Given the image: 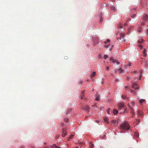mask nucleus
<instances>
[{"label": "nucleus", "instance_id": "c9c22d12", "mask_svg": "<svg viewBox=\"0 0 148 148\" xmlns=\"http://www.w3.org/2000/svg\"><path fill=\"white\" fill-rule=\"evenodd\" d=\"M131 63H129L126 66H131Z\"/></svg>", "mask_w": 148, "mask_h": 148}, {"label": "nucleus", "instance_id": "bb28decb", "mask_svg": "<svg viewBox=\"0 0 148 148\" xmlns=\"http://www.w3.org/2000/svg\"><path fill=\"white\" fill-rule=\"evenodd\" d=\"M110 40L109 39H107L106 41H105L104 42L105 44H106L107 42H110Z\"/></svg>", "mask_w": 148, "mask_h": 148}, {"label": "nucleus", "instance_id": "f03ea898", "mask_svg": "<svg viewBox=\"0 0 148 148\" xmlns=\"http://www.w3.org/2000/svg\"><path fill=\"white\" fill-rule=\"evenodd\" d=\"M120 37L119 38H118L117 40L120 42H122L124 40L125 34L124 33H121L120 34Z\"/></svg>", "mask_w": 148, "mask_h": 148}, {"label": "nucleus", "instance_id": "49530a36", "mask_svg": "<svg viewBox=\"0 0 148 148\" xmlns=\"http://www.w3.org/2000/svg\"><path fill=\"white\" fill-rule=\"evenodd\" d=\"M128 88V86H125V88Z\"/></svg>", "mask_w": 148, "mask_h": 148}, {"label": "nucleus", "instance_id": "f704fd0d", "mask_svg": "<svg viewBox=\"0 0 148 148\" xmlns=\"http://www.w3.org/2000/svg\"><path fill=\"white\" fill-rule=\"evenodd\" d=\"M92 148L94 147V145L91 143V145L90 146Z\"/></svg>", "mask_w": 148, "mask_h": 148}, {"label": "nucleus", "instance_id": "b1692460", "mask_svg": "<svg viewBox=\"0 0 148 148\" xmlns=\"http://www.w3.org/2000/svg\"><path fill=\"white\" fill-rule=\"evenodd\" d=\"M64 121L66 122H68L69 121V119L68 118H65L64 119Z\"/></svg>", "mask_w": 148, "mask_h": 148}, {"label": "nucleus", "instance_id": "aec40b11", "mask_svg": "<svg viewBox=\"0 0 148 148\" xmlns=\"http://www.w3.org/2000/svg\"><path fill=\"white\" fill-rule=\"evenodd\" d=\"M145 101V100L143 99H141L139 100V102L140 103H143L144 101Z\"/></svg>", "mask_w": 148, "mask_h": 148}, {"label": "nucleus", "instance_id": "4468645a", "mask_svg": "<svg viewBox=\"0 0 148 148\" xmlns=\"http://www.w3.org/2000/svg\"><path fill=\"white\" fill-rule=\"evenodd\" d=\"M89 107L88 106H85L84 107V109L85 110H89Z\"/></svg>", "mask_w": 148, "mask_h": 148}, {"label": "nucleus", "instance_id": "393cba45", "mask_svg": "<svg viewBox=\"0 0 148 148\" xmlns=\"http://www.w3.org/2000/svg\"><path fill=\"white\" fill-rule=\"evenodd\" d=\"M108 56L106 55H105L104 56L103 58L105 59H106L108 58Z\"/></svg>", "mask_w": 148, "mask_h": 148}, {"label": "nucleus", "instance_id": "6e6552de", "mask_svg": "<svg viewBox=\"0 0 148 148\" xmlns=\"http://www.w3.org/2000/svg\"><path fill=\"white\" fill-rule=\"evenodd\" d=\"M143 112L141 111L138 110L137 111V114L139 115L141 117L143 116Z\"/></svg>", "mask_w": 148, "mask_h": 148}, {"label": "nucleus", "instance_id": "8fccbe9b", "mask_svg": "<svg viewBox=\"0 0 148 148\" xmlns=\"http://www.w3.org/2000/svg\"><path fill=\"white\" fill-rule=\"evenodd\" d=\"M21 148H24L23 146H21Z\"/></svg>", "mask_w": 148, "mask_h": 148}, {"label": "nucleus", "instance_id": "1a4fd4ad", "mask_svg": "<svg viewBox=\"0 0 148 148\" xmlns=\"http://www.w3.org/2000/svg\"><path fill=\"white\" fill-rule=\"evenodd\" d=\"M110 61L114 63H116L118 64H120V62H118L117 60H114L112 58L110 59Z\"/></svg>", "mask_w": 148, "mask_h": 148}, {"label": "nucleus", "instance_id": "ddd939ff", "mask_svg": "<svg viewBox=\"0 0 148 148\" xmlns=\"http://www.w3.org/2000/svg\"><path fill=\"white\" fill-rule=\"evenodd\" d=\"M51 147H55V148H61L60 147H58V146L56 145L55 144H53V146H51Z\"/></svg>", "mask_w": 148, "mask_h": 148}, {"label": "nucleus", "instance_id": "423d86ee", "mask_svg": "<svg viewBox=\"0 0 148 148\" xmlns=\"http://www.w3.org/2000/svg\"><path fill=\"white\" fill-rule=\"evenodd\" d=\"M62 136L63 137H65L67 134L66 129L63 128L62 130Z\"/></svg>", "mask_w": 148, "mask_h": 148}, {"label": "nucleus", "instance_id": "37998d69", "mask_svg": "<svg viewBox=\"0 0 148 148\" xmlns=\"http://www.w3.org/2000/svg\"><path fill=\"white\" fill-rule=\"evenodd\" d=\"M105 47L106 48H108V45H105Z\"/></svg>", "mask_w": 148, "mask_h": 148}, {"label": "nucleus", "instance_id": "ea45409f", "mask_svg": "<svg viewBox=\"0 0 148 148\" xmlns=\"http://www.w3.org/2000/svg\"><path fill=\"white\" fill-rule=\"evenodd\" d=\"M144 56L145 57L147 56V54L145 53H143Z\"/></svg>", "mask_w": 148, "mask_h": 148}, {"label": "nucleus", "instance_id": "dca6fc26", "mask_svg": "<svg viewBox=\"0 0 148 148\" xmlns=\"http://www.w3.org/2000/svg\"><path fill=\"white\" fill-rule=\"evenodd\" d=\"M73 135H71L68 138L67 140H69L70 139L72 138L73 137Z\"/></svg>", "mask_w": 148, "mask_h": 148}, {"label": "nucleus", "instance_id": "a19ab883", "mask_svg": "<svg viewBox=\"0 0 148 148\" xmlns=\"http://www.w3.org/2000/svg\"><path fill=\"white\" fill-rule=\"evenodd\" d=\"M130 78V77H127V80H129Z\"/></svg>", "mask_w": 148, "mask_h": 148}, {"label": "nucleus", "instance_id": "09e8293b", "mask_svg": "<svg viewBox=\"0 0 148 148\" xmlns=\"http://www.w3.org/2000/svg\"><path fill=\"white\" fill-rule=\"evenodd\" d=\"M133 91H134V90H131V92H133Z\"/></svg>", "mask_w": 148, "mask_h": 148}, {"label": "nucleus", "instance_id": "39448f33", "mask_svg": "<svg viewBox=\"0 0 148 148\" xmlns=\"http://www.w3.org/2000/svg\"><path fill=\"white\" fill-rule=\"evenodd\" d=\"M132 88L135 90L138 89L139 88L137 84L135 83L133 84L132 86Z\"/></svg>", "mask_w": 148, "mask_h": 148}, {"label": "nucleus", "instance_id": "a211bd4d", "mask_svg": "<svg viewBox=\"0 0 148 148\" xmlns=\"http://www.w3.org/2000/svg\"><path fill=\"white\" fill-rule=\"evenodd\" d=\"M96 73L95 72H94L91 75V77H94Z\"/></svg>", "mask_w": 148, "mask_h": 148}, {"label": "nucleus", "instance_id": "4be33fe9", "mask_svg": "<svg viewBox=\"0 0 148 148\" xmlns=\"http://www.w3.org/2000/svg\"><path fill=\"white\" fill-rule=\"evenodd\" d=\"M111 9L113 11H114L116 10V9H115V8L113 6L111 7Z\"/></svg>", "mask_w": 148, "mask_h": 148}, {"label": "nucleus", "instance_id": "a18cd8bd", "mask_svg": "<svg viewBox=\"0 0 148 148\" xmlns=\"http://www.w3.org/2000/svg\"><path fill=\"white\" fill-rule=\"evenodd\" d=\"M118 81V79H116L115 80L116 82Z\"/></svg>", "mask_w": 148, "mask_h": 148}, {"label": "nucleus", "instance_id": "c03bdc74", "mask_svg": "<svg viewBox=\"0 0 148 148\" xmlns=\"http://www.w3.org/2000/svg\"><path fill=\"white\" fill-rule=\"evenodd\" d=\"M132 114V117H133L134 116V114Z\"/></svg>", "mask_w": 148, "mask_h": 148}, {"label": "nucleus", "instance_id": "f3484780", "mask_svg": "<svg viewBox=\"0 0 148 148\" xmlns=\"http://www.w3.org/2000/svg\"><path fill=\"white\" fill-rule=\"evenodd\" d=\"M84 91H83L82 92V97H81V99H86V98H84V95H83V94H84Z\"/></svg>", "mask_w": 148, "mask_h": 148}, {"label": "nucleus", "instance_id": "3c124183", "mask_svg": "<svg viewBox=\"0 0 148 148\" xmlns=\"http://www.w3.org/2000/svg\"><path fill=\"white\" fill-rule=\"evenodd\" d=\"M74 148H78V147H77Z\"/></svg>", "mask_w": 148, "mask_h": 148}, {"label": "nucleus", "instance_id": "72a5a7b5", "mask_svg": "<svg viewBox=\"0 0 148 148\" xmlns=\"http://www.w3.org/2000/svg\"><path fill=\"white\" fill-rule=\"evenodd\" d=\"M136 121H137V122L138 123H137V124H138V123H139V122L140 121V119H137L136 120Z\"/></svg>", "mask_w": 148, "mask_h": 148}, {"label": "nucleus", "instance_id": "f257e3e1", "mask_svg": "<svg viewBox=\"0 0 148 148\" xmlns=\"http://www.w3.org/2000/svg\"><path fill=\"white\" fill-rule=\"evenodd\" d=\"M130 127L128 124L127 121H125L120 126V130L122 131L127 130H129Z\"/></svg>", "mask_w": 148, "mask_h": 148}, {"label": "nucleus", "instance_id": "de8ad7c7", "mask_svg": "<svg viewBox=\"0 0 148 148\" xmlns=\"http://www.w3.org/2000/svg\"><path fill=\"white\" fill-rule=\"evenodd\" d=\"M96 122H97V123H98V122H99V121H96Z\"/></svg>", "mask_w": 148, "mask_h": 148}, {"label": "nucleus", "instance_id": "e433bc0d", "mask_svg": "<svg viewBox=\"0 0 148 148\" xmlns=\"http://www.w3.org/2000/svg\"><path fill=\"white\" fill-rule=\"evenodd\" d=\"M136 14H134L133 16H132V18H134L136 16Z\"/></svg>", "mask_w": 148, "mask_h": 148}, {"label": "nucleus", "instance_id": "a878e982", "mask_svg": "<svg viewBox=\"0 0 148 148\" xmlns=\"http://www.w3.org/2000/svg\"><path fill=\"white\" fill-rule=\"evenodd\" d=\"M96 100L97 101H99V96H97L96 97Z\"/></svg>", "mask_w": 148, "mask_h": 148}, {"label": "nucleus", "instance_id": "0eeeda50", "mask_svg": "<svg viewBox=\"0 0 148 148\" xmlns=\"http://www.w3.org/2000/svg\"><path fill=\"white\" fill-rule=\"evenodd\" d=\"M123 70L121 68L115 71L116 73H123Z\"/></svg>", "mask_w": 148, "mask_h": 148}, {"label": "nucleus", "instance_id": "5701e85b", "mask_svg": "<svg viewBox=\"0 0 148 148\" xmlns=\"http://www.w3.org/2000/svg\"><path fill=\"white\" fill-rule=\"evenodd\" d=\"M135 136L137 137L138 138L139 137V135L138 133H136L135 134Z\"/></svg>", "mask_w": 148, "mask_h": 148}, {"label": "nucleus", "instance_id": "58836bf2", "mask_svg": "<svg viewBox=\"0 0 148 148\" xmlns=\"http://www.w3.org/2000/svg\"><path fill=\"white\" fill-rule=\"evenodd\" d=\"M109 67L108 66H107V67H106V69L107 70H109Z\"/></svg>", "mask_w": 148, "mask_h": 148}, {"label": "nucleus", "instance_id": "9d476101", "mask_svg": "<svg viewBox=\"0 0 148 148\" xmlns=\"http://www.w3.org/2000/svg\"><path fill=\"white\" fill-rule=\"evenodd\" d=\"M129 108H130V111H131V113H132V114H134V109L132 108L129 105Z\"/></svg>", "mask_w": 148, "mask_h": 148}, {"label": "nucleus", "instance_id": "7ed1b4c3", "mask_svg": "<svg viewBox=\"0 0 148 148\" xmlns=\"http://www.w3.org/2000/svg\"><path fill=\"white\" fill-rule=\"evenodd\" d=\"M118 109L120 110H121L125 107V105L123 103H120L118 104Z\"/></svg>", "mask_w": 148, "mask_h": 148}, {"label": "nucleus", "instance_id": "cd10ccee", "mask_svg": "<svg viewBox=\"0 0 148 148\" xmlns=\"http://www.w3.org/2000/svg\"><path fill=\"white\" fill-rule=\"evenodd\" d=\"M110 109H109V108L107 109V112L108 113V114H110Z\"/></svg>", "mask_w": 148, "mask_h": 148}, {"label": "nucleus", "instance_id": "c756f323", "mask_svg": "<svg viewBox=\"0 0 148 148\" xmlns=\"http://www.w3.org/2000/svg\"><path fill=\"white\" fill-rule=\"evenodd\" d=\"M146 22V21H143V22H142L141 23V25H143L145 24V22Z\"/></svg>", "mask_w": 148, "mask_h": 148}, {"label": "nucleus", "instance_id": "6ab92c4d", "mask_svg": "<svg viewBox=\"0 0 148 148\" xmlns=\"http://www.w3.org/2000/svg\"><path fill=\"white\" fill-rule=\"evenodd\" d=\"M137 31L139 32H141V28L140 27L138 28Z\"/></svg>", "mask_w": 148, "mask_h": 148}, {"label": "nucleus", "instance_id": "f8f14e48", "mask_svg": "<svg viewBox=\"0 0 148 148\" xmlns=\"http://www.w3.org/2000/svg\"><path fill=\"white\" fill-rule=\"evenodd\" d=\"M104 120L107 123H108L109 122L108 121V119L107 117H105L104 118Z\"/></svg>", "mask_w": 148, "mask_h": 148}, {"label": "nucleus", "instance_id": "2eb2a0df", "mask_svg": "<svg viewBox=\"0 0 148 148\" xmlns=\"http://www.w3.org/2000/svg\"><path fill=\"white\" fill-rule=\"evenodd\" d=\"M144 42V40L143 39H141V40H139L138 41V43H143Z\"/></svg>", "mask_w": 148, "mask_h": 148}, {"label": "nucleus", "instance_id": "79ce46f5", "mask_svg": "<svg viewBox=\"0 0 148 148\" xmlns=\"http://www.w3.org/2000/svg\"><path fill=\"white\" fill-rule=\"evenodd\" d=\"M145 52H146L145 50V49H144V51H143V53H145Z\"/></svg>", "mask_w": 148, "mask_h": 148}, {"label": "nucleus", "instance_id": "c85d7f7f", "mask_svg": "<svg viewBox=\"0 0 148 148\" xmlns=\"http://www.w3.org/2000/svg\"><path fill=\"white\" fill-rule=\"evenodd\" d=\"M122 98L123 99H126V96L125 95H122Z\"/></svg>", "mask_w": 148, "mask_h": 148}, {"label": "nucleus", "instance_id": "473e14b6", "mask_svg": "<svg viewBox=\"0 0 148 148\" xmlns=\"http://www.w3.org/2000/svg\"><path fill=\"white\" fill-rule=\"evenodd\" d=\"M138 46L140 47V49H142L143 48V46L141 45H139Z\"/></svg>", "mask_w": 148, "mask_h": 148}, {"label": "nucleus", "instance_id": "4c0bfd02", "mask_svg": "<svg viewBox=\"0 0 148 148\" xmlns=\"http://www.w3.org/2000/svg\"><path fill=\"white\" fill-rule=\"evenodd\" d=\"M131 104L133 105H134V101H132L131 102Z\"/></svg>", "mask_w": 148, "mask_h": 148}, {"label": "nucleus", "instance_id": "864d4df0", "mask_svg": "<svg viewBox=\"0 0 148 148\" xmlns=\"http://www.w3.org/2000/svg\"><path fill=\"white\" fill-rule=\"evenodd\" d=\"M110 49V50H111V49Z\"/></svg>", "mask_w": 148, "mask_h": 148}, {"label": "nucleus", "instance_id": "5fc2aeb1", "mask_svg": "<svg viewBox=\"0 0 148 148\" xmlns=\"http://www.w3.org/2000/svg\"><path fill=\"white\" fill-rule=\"evenodd\" d=\"M52 148H54V147H53Z\"/></svg>", "mask_w": 148, "mask_h": 148}, {"label": "nucleus", "instance_id": "2f4dec72", "mask_svg": "<svg viewBox=\"0 0 148 148\" xmlns=\"http://www.w3.org/2000/svg\"><path fill=\"white\" fill-rule=\"evenodd\" d=\"M128 112L127 111V109H125L124 111L123 112V113H127V112Z\"/></svg>", "mask_w": 148, "mask_h": 148}, {"label": "nucleus", "instance_id": "20e7f679", "mask_svg": "<svg viewBox=\"0 0 148 148\" xmlns=\"http://www.w3.org/2000/svg\"><path fill=\"white\" fill-rule=\"evenodd\" d=\"M142 20L143 21H146L148 20V15L146 14H145L143 16Z\"/></svg>", "mask_w": 148, "mask_h": 148}, {"label": "nucleus", "instance_id": "7c9ffc66", "mask_svg": "<svg viewBox=\"0 0 148 148\" xmlns=\"http://www.w3.org/2000/svg\"><path fill=\"white\" fill-rule=\"evenodd\" d=\"M142 70H140V79L141 78V75H142Z\"/></svg>", "mask_w": 148, "mask_h": 148}, {"label": "nucleus", "instance_id": "412c9836", "mask_svg": "<svg viewBox=\"0 0 148 148\" xmlns=\"http://www.w3.org/2000/svg\"><path fill=\"white\" fill-rule=\"evenodd\" d=\"M111 122L113 123L115 125V123H116V121L114 120H112L111 121Z\"/></svg>", "mask_w": 148, "mask_h": 148}, {"label": "nucleus", "instance_id": "9b49d317", "mask_svg": "<svg viewBox=\"0 0 148 148\" xmlns=\"http://www.w3.org/2000/svg\"><path fill=\"white\" fill-rule=\"evenodd\" d=\"M113 113L114 115L117 114L118 113V110L116 109H114L113 110Z\"/></svg>", "mask_w": 148, "mask_h": 148}, {"label": "nucleus", "instance_id": "603ef678", "mask_svg": "<svg viewBox=\"0 0 148 148\" xmlns=\"http://www.w3.org/2000/svg\"><path fill=\"white\" fill-rule=\"evenodd\" d=\"M120 113H122V112H120Z\"/></svg>", "mask_w": 148, "mask_h": 148}]
</instances>
